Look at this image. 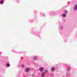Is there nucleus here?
I'll return each instance as SVG.
<instances>
[{
  "mask_svg": "<svg viewBox=\"0 0 77 77\" xmlns=\"http://www.w3.org/2000/svg\"><path fill=\"white\" fill-rule=\"evenodd\" d=\"M44 68L42 67H41L39 69V71H41V72H42V71H44Z\"/></svg>",
  "mask_w": 77,
  "mask_h": 77,
  "instance_id": "obj_1",
  "label": "nucleus"
},
{
  "mask_svg": "<svg viewBox=\"0 0 77 77\" xmlns=\"http://www.w3.org/2000/svg\"><path fill=\"white\" fill-rule=\"evenodd\" d=\"M30 70V68H26V72H28Z\"/></svg>",
  "mask_w": 77,
  "mask_h": 77,
  "instance_id": "obj_2",
  "label": "nucleus"
},
{
  "mask_svg": "<svg viewBox=\"0 0 77 77\" xmlns=\"http://www.w3.org/2000/svg\"><path fill=\"white\" fill-rule=\"evenodd\" d=\"M54 70H55V67H52L51 69V71H52V72H53V71H54Z\"/></svg>",
  "mask_w": 77,
  "mask_h": 77,
  "instance_id": "obj_3",
  "label": "nucleus"
},
{
  "mask_svg": "<svg viewBox=\"0 0 77 77\" xmlns=\"http://www.w3.org/2000/svg\"><path fill=\"white\" fill-rule=\"evenodd\" d=\"M44 75H45V73L43 72L41 75V76L42 77H44Z\"/></svg>",
  "mask_w": 77,
  "mask_h": 77,
  "instance_id": "obj_4",
  "label": "nucleus"
},
{
  "mask_svg": "<svg viewBox=\"0 0 77 77\" xmlns=\"http://www.w3.org/2000/svg\"><path fill=\"white\" fill-rule=\"evenodd\" d=\"M74 10H77V5H75L74 8Z\"/></svg>",
  "mask_w": 77,
  "mask_h": 77,
  "instance_id": "obj_5",
  "label": "nucleus"
},
{
  "mask_svg": "<svg viewBox=\"0 0 77 77\" xmlns=\"http://www.w3.org/2000/svg\"><path fill=\"white\" fill-rule=\"evenodd\" d=\"M6 66H7V67H9V66H10V64L7 63L6 65Z\"/></svg>",
  "mask_w": 77,
  "mask_h": 77,
  "instance_id": "obj_6",
  "label": "nucleus"
},
{
  "mask_svg": "<svg viewBox=\"0 0 77 77\" xmlns=\"http://www.w3.org/2000/svg\"><path fill=\"white\" fill-rule=\"evenodd\" d=\"M66 16V15L65 14H63L62 15L63 17H65Z\"/></svg>",
  "mask_w": 77,
  "mask_h": 77,
  "instance_id": "obj_7",
  "label": "nucleus"
},
{
  "mask_svg": "<svg viewBox=\"0 0 77 77\" xmlns=\"http://www.w3.org/2000/svg\"><path fill=\"white\" fill-rule=\"evenodd\" d=\"M3 3H4V1H3L2 0L0 2V4H3Z\"/></svg>",
  "mask_w": 77,
  "mask_h": 77,
  "instance_id": "obj_8",
  "label": "nucleus"
},
{
  "mask_svg": "<svg viewBox=\"0 0 77 77\" xmlns=\"http://www.w3.org/2000/svg\"><path fill=\"white\" fill-rule=\"evenodd\" d=\"M38 59V58H36V57H34V60H37Z\"/></svg>",
  "mask_w": 77,
  "mask_h": 77,
  "instance_id": "obj_9",
  "label": "nucleus"
},
{
  "mask_svg": "<svg viewBox=\"0 0 77 77\" xmlns=\"http://www.w3.org/2000/svg\"><path fill=\"white\" fill-rule=\"evenodd\" d=\"M45 72L47 73L48 72V70H47L46 69H45L44 70Z\"/></svg>",
  "mask_w": 77,
  "mask_h": 77,
  "instance_id": "obj_10",
  "label": "nucleus"
},
{
  "mask_svg": "<svg viewBox=\"0 0 77 77\" xmlns=\"http://www.w3.org/2000/svg\"><path fill=\"white\" fill-rule=\"evenodd\" d=\"M65 13V14H67L68 13V12H67V10H65L64 11Z\"/></svg>",
  "mask_w": 77,
  "mask_h": 77,
  "instance_id": "obj_11",
  "label": "nucleus"
},
{
  "mask_svg": "<svg viewBox=\"0 0 77 77\" xmlns=\"http://www.w3.org/2000/svg\"><path fill=\"white\" fill-rule=\"evenodd\" d=\"M68 71H70L71 70V69L69 68L67 69Z\"/></svg>",
  "mask_w": 77,
  "mask_h": 77,
  "instance_id": "obj_12",
  "label": "nucleus"
},
{
  "mask_svg": "<svg viewBox=\"0 0 77 77\" xmlns=\"http://www.w3.org/2000/svg\"><path fill=\"white\" fill-rule=\"evenodd\" d=\"M21 67H24V66L23 65H21Z\"/></svg>",
  "mask_w": 77,
  "mask_h": 77,
  "instance_id": "obj_13",
  "label": "nucleus"
}]
</instances>
